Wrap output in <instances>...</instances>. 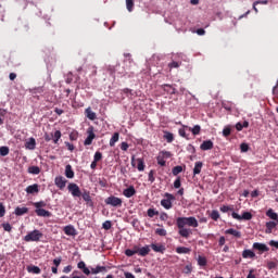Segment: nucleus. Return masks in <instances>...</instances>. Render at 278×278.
Returning <instances> with one entry per match:
<instances>
[{"instance_id": "obj_61", "label": "nucleus", "mask_w": 278, "mask_h": 278, "mask_svg": "<svg viewBox=\"0 0 278 278\" xmlns=\"http://www.w3.org/2000/svg\"><path fill=\"white\" fill-rule=\"evenodd\" d=\"M270 247H275V249H278V241L271 240L269 241Z\"/></svg>"}, {"instance_id": "obj_16", "label": "nucleus", "mask_w": 278, "mask_h": 278, "mask_svg": "<svg viewBox=\"0 0 278 278\" xmlns=\"http://www.w3.org/2000/svg\"><path fill=\"white\" fill-rule=\"evenodd\" d=\"M25 148L28 149L29 151H34V149H36V139L29 138V140L26 141L25 143Z\"/></svg>"}, {"instance_id": "obj_12", "label": "nucleus", "mask_w": 278, "mask_h": 278, "mask_svg": "<svg viewBox=\"0 0 278 278\" xmlns=\"http://www.w3.org/2000/svg\"><path fill=\"white\" fill-rule=\"evenodd\" d=\"M96 136L94 132L92 130H88V137L85 139V147H88L90 144H92V141L94 140Z\"/></svg>"}, {"instance_id": "obj_38", "label": "nucleus", "mask_w": 278, "mask_h": 278, "mask_svg": "<svg viewBox=\"0 0 278 278\" xmlns=\"http://www.w3.org/2000/svg\"><path fill=\"white\" fill-rule=\"evenodd\" d=\"M126 8L128 12H134V0H126Z\"/></svg>"}, {"instance_id": "obj_1", "label": "nucleus", "mask_w": 278, "mask_h": 278, "mask_svg": "<svg viewBox=\"0 0 278 278\" xmlns=\"http://www.w3.org/2000/svg\"><path fill=\"white\" fill-rule=\"evenodd\" d=\"M177 227H199V222L195 217H178L176 219Z\"/></svg>"}, {"instance_id": "obj_54", "label": "nucleus", "mask_w": 278, "mask_h": 278, "mask_svg": "<svg viewBox=\"0 0 278 278\" xmlns=\"http://www.w3.org/2000/svg\"><path fill=\"white\" fill-rule=\"evenodd\" d=\"M231 216H232V218H235L236 220H242V215H239V214L236 213V212H232Z\"/></svg>"}, {"instance_id": "obj_51", "label": "nucleus", "mask_w": 278, "mask_h": 278, "mask_svg": "<svg viewBox=\"0 0 278 278\" xmlns=\"http://www.w3.org/2000/svg\"><path fill=\"white\" fill-rule=\"evenodd\" d=\"M153 175H155V172H153V170H150V173H149V181L151 182V184H153V181H155V177L153 176Z\"/></svg>"}, {"instance_id": "obj_55", "label": "nucleus", "mask_w": 278, "mask_h": 278, "mask_svg": "<svg viewBox=\"0 0 278 278\" xmlns=\"http://www.w3.org/2000/svg\"><path fill=\"white\" fill-rule=\"evenodd\" d=\"M157 164L160 165V166H166V161H164V159H162V157H157Z\"/></svg>"}, {"instance_id": "obj_21", "label": "nucleus", "mask_w": 278, "mask_h": 278, "mask_svg": "<svg viewBox=\"0 0 278 278\" xmlns=\"http://www.w3.org/2000/svg\"><path fill=\"white\" fill-rule=\"evenodd\" d=\"M87 118H89V121H96L97 119V113L92 112V109L88 108L85 111Z\"/></svg>"}, {"instance_id": "obj_36", "label": "nucleus", "mask_w": 278, "mask_h": 278, "mask_svg": "<svg viewBox=\"0 0 278 278\" xmlns=\"http://www.w3.org/2000/svg\"><path fill=\"white\" fill-rule=\"evenodd\" d=\"M136 253H138V248H135L134 250H126L125 251V255H127V257H131L134 255H136Z\"/></svg>"}, {"instance_id": "obj_31", "label": "nucleus", "mask_w": 278, "mask_h": 278, "mask_svg": "<svg viewBox=\"0 0 278 278\" xmlns=\"http://www.w3.org/2000/svg\"><path fill=\"white\" fill-rule=\"evenodd\" d=\"M118 138H119L118 132H114V135L112 136V138L110 140V147H114L116 144V142H118Z\"/></svg>"}, {"instance_id": "obj_26", "label": "nucleus", "mask_w": 278, "mask_h": 278, "mask_svg": "<svg viewBox=\"0 0 278 278\" xmlns=\"http://www.w3.org/2000/svg\"><path fill=\"white\" fill-rule=\"evenodd\" d=\"M266 216H268V218H271V220H277L278 223V215L273 211V208H269L267 211Z\"/></svg>"}, {"instance_id": "obj_8", "label": "nucleus", "mask_w": 278, "mask_h": 278, "mask_svg": "<svg viewBox=\"0 0 278 278\" xmlns=\"http://www.w3.org/2000/svg\"><path fill=\"white\" fill-rule=\"evenodd\" d=\"M253 249H255L256 251H261V253H266L267 251L270 250L269 248L266 247V244L260 242L253 243Z\"/></svg>"}, {"instance_id": "obj_34", "label": "nucleus", "mask_w": 278, "mask_h": 278, "mask_svg": "<svg viewBox=\"0 0 278 278\" xmlns=\"http://www.w3.org/2000/svg\"><path fill=\"white\" fill-rule=\"evenodd\" d=\"M34 206L36 207V210H42V207H47V202L45 201L35 202Z\"/></svg>"}, {"instance_id": "obj_45", "label": "nucleus", "mask_w": 278, "mask_h": 278, "mask_svg": "<svg viewBox=\"0 0 278 278\" xmlns=\"http://www.w3.org/2000/svg\"><path fill=\"white\" fill-rule=\"evenodd\" d=\"M155 233H157V236H166V229H164V228H156L155 229Z\"/></svg>"}, {"instance_id": "obj_33", "label": "nucleus", "mask_w": 278, "mask_h": 278, "mask_svg": "<svg viewBox=\"0 0 278 278\" xmlns=\"http://www.w3.org/2000/svg\"><path fill=\"white\" fill-rule=\"evenodd\" d=\"M176 253L188 254V253H190V249L186 248V247H179V248L176 249Z\"/></svg>"}, {"instance_id": "obj_9", "label": "nucleus", "mask_w": 278, "mask_h": 278, "mask_svg": "<svg viewBox=\"0 0 278 278\" xmlns=\"http://www.w3.org/2000/svg\"><path fill=\"white\" fill-rule=\"evenodd\" d=\"M137 253L141 255V257H146V255H149V253H151V248H149V245H146L143 248H137Z\"/></svg>"}, {"instance_id": "obj_25", "label": "nucleus", "mask_w": 278, "mask_h": 278, "mask_svg": "<svg viewBox=\"0 0 278 278\" xmlns=\"http://www.w3.org/2000/svg\"><path fill=\"white\" fill-rule=\"evenodd\" d=\"M161 205L165 207V210H170V207H173V202H170V199H164L161 201Z\"/></svg>"}, {"instance_id": "obj_14", "label": "nucleus", "mask_w": 278, "mask_h": 278, "mask_svg": "<svg viewBox=\"0 0 278 278\" xmlns=\"http://www.w3.org/2000/svg\"><path fill=\"white\" fill-rule=\"evenodd\" d=\"M80 197H83L84 201H86L89 207H92L93 203L92 198L90 197V192L85 191L84 193L80 194Z\"/></svg>"}, {"instance_id": "obj_41", "label": "nucleus", "mask_w": 278, "mask_h": 278, "mask_svg": "<svg viewBox=\"0 0 278 278\" xmlns=\"http://www.w3.org/2000/svg\"><path fill=\"white\" fill-rule=\"evenodd\" d=\"M102 227L105 229V231L112 229V222H111V220H105V222L102 224Z\"/></svg>"}, {"instance_id": "obj_4", "label": "nucleus", "mask_w": 278, "mask_h": 278, "mask_svg": "<svg viewBox=\"0 0 278 278\" xmlns=\"http://www.w3.org/2000/svg\"><path fill=\"white\" fill-rule=\"evenodd\" d=\"M67 190L74 197H81V190L79 189V186H77V184H70L67 186Z\"/></svg>"}, {"instance_id": "obj_15", "label": "nucleus", "mask_w": 278, "mask_h": 278, "mask_svg": "<svg viewBox=\"0 0 278 278\" xmlns=\"http://www.w3.org/2000/svg\"><path fill=\"white\" fill-rule=\"evenodd\" d=\"M64 233L66 236H77V230L73 226H65L64 227Z\"/></svg>"}, {"instance_id": "obj_23", "label": "nucleus", "mask_w": 278, "mask_h": 278, "mask_svg": "<svg viewBox=\"0 0 278 278\" xmlns=\"http://www.w3.org/2000/svg\"><path fill=\"white\" fill-rule=\"evenodd\" d=\"M242 257H244L245 260H253V257H255V253L251 250H244L242 253Z\"/></svg>"}, {"instance_id": "obj_39", "label": "nucleus", "mask_w": 278, "mask_h": 278, "mask_svg": "<svg viewBox=\"0 0 278 278\" xmlns=\"http://www.w3.org/2000/svg\"><path fill=\"white\" fill-rule=\"evenodd\" d=\"M62 138V132L60 131V130H56L55 132H54V140H53V142H54V144H58V142H59V140Z\"/></svg>"}, {"instance_id": "obj_62", "label": "nucleus", "mask_w": 278, "mask_h": 278, "mask_svg": "<svg viewBox=\"0 0 278 278\" xmlns=\"http://www.w3.org/2000/svg\"><path fill=\"white\" fill-rule=\"evenodd\" d=\"M73 270V267L71 265L64 267L63 273H71Z\"/></svg>"}, {"instance_id": "obj_22", "label": "nucleus", "mask_w": 278, "mask_h": 278, "mask_svg": "<svg viewBox=\"0 0 278 278\" xmlns=\"http://www.w3.org/2000/svg\"><path fill=\"white\" fill-rule=\"evenodd\" d=\"M105 266L91 267V275H99V273H105Z\"/></svg>"}, {"instance_id": "obj_27", "label": "nucleus", "mask_w": 278, "mask_h": 278, "mask_svg": "<svg viewBox=\"0 0 278 278\" xmlns=\"http://www.w3.org/2000/svg\"><path fill=\"white\" fill-rule=\"evenodd\" d=\"M151 249H153L155 251V253H164V251H165L164 245H157L155 243L151 244Z\"/></svg>"}, {"instance_id": "obj_56", "label": "nucleus", "mask_w": 278, "mask_h": 278, "mask_svg": "<svg viewBox=\"0 0 278 278\" xmlns=\"http://www.w3.org/2000/svg\"><path fill=\"white\" fill-rule=\"evenodd\" d=\"M121 149L122 151H127L129 149V144H127V142H122Z\"/></svg>"}, {"instance_id": "obj_2", "label": "nucleus", "mask_w": 278, "mask_h": 278, "mask_svg": "<svg viewBox=\"0 0 278 278\" xmlns=\"http://www.w3.org/2000/svg\"><path fill=\"white\" fill-rule=\"evenodd\" d=\"M42 238L40 230H33L24 237L25 242H38Z\"/></svg>"}, {"instance_id": "obj_63", "label": "nucleus", "mask_w": 278, "mask_h": 278, "mask_svg": "<svg viewBox=\"0 0 278 278\" xmlns=\"http://www.w3.org/2000/svg\"><path fill=\"white\" fill-rule=\"evenodd\" d=\"M229 210H230L229 206L224 205V206L220 207V212H224V213L229 212Z\"/></svg>"}, {"instance_id": "obj_53", "label": "nucleus", "mask_w": 278, "mask_h": 278, "mask_svg": "<svg viewBox=\"0 0 278 278\" xmlns=\"http://www.w3.org/2000/svg\"><path fill=\"white\" fill-rule=\"evenodd\" d=\"M2 227H3V229H4V231H12V225H10V224H2Z\"/></svg>"}, {"instance_id": "obj_28", "label": "nucleus", "mask_w": 278, "mask_h": 278, "mask_svg": "<svg viewBox=\"0 0 278 278\" xmlns=\"http://www.w3.org/2000/svg\"><path fill=\"white\" fill-rule=\"evenodd\" d=\"M277 222H267L266 223V228H267V233H270L275 227H277Z\"/></svg>"}, {"instance_id": "obj_64", "label": "nucleus", "mask_w": 278, "mask_h": 278, "mask_svg": "<svg viewBox=\"0 0 278 278\" xmlns=\"http://www.w3.org/2000/svg\"><path fill=\"white\" fill-rule=\"evenodd\" d=\"M125 278H136L131 273H125Z\"/></svg>"}, {"instance_id": "obj_29", "label": "nucleus", "mask_w": 278, "mask_h": 278, "mask_svg": "<svg viewBox=\"0 0 278 278\" xmlns=\"http://www.w3.org/2000/svg\"><path fill=\"white\" fill-rule=\"evenodd\" d=\"M27 270L28 273H33L34 275H40V267L38 266H28Z\"/></svg>"}, {"instance_id": "obj_42", "label": "nucleus", "mask_w": 278, "mask_h": 278, "mask_svg": "<svg viewBox=\"0 0 278 278\" xmlns=\"http://www.w3.org/2000/svg\"><path fill=\"white\" fill-rule=\"evenodd\" d=\"M184 170V167H181V166H175L174 168H173V175H175V176H177V175H179V173H181Z\"/></svg>"}, {"instance_id": "obj_24", "label": "nucleus", "mask_w": 278, "mask_h": 278, "mask_svg": "<svg viewBox=\"0 0 278 278\" xmlns=\"http://www.w3.org/2000/svg\"><path fill=\"white\" fill-rule=\"evenodd\" d=\"M201 168H203V162H195V165L193 168V175H200Z\"/></svg>"}, {"instance_id": "obj_30", "label": "nucleus", "mask_w": 278, "mask_h": 278, "mask_svg": "<svg viewBox=\"0 0 278 278\" xmlns=\"http://www.w3.org/2000/svg\"><path fill=\"white\" fill-rule=\"evenodd\" d=\"M28 173H30V175H40V167H38V166H30L28 168Z\"/></svg>"}, {"instance_id": "obj_50", "label": "nucleus", "mask_w": 278, "mask_h": 278, "mask_svg": "<svg viewBox=\"0 0 278 278\" xmlns=\"http://www.w3.org/2000/svg\"><path fill=\"white\" fill-rule=\"evenodd\" d=\"M103 157V154L101 152H96L93 162H99Z\"/></svg>"}, {"instance_id": "obj_60", "label": "nucleus", "mask_w": 278, "mask_h": 278, "mask_svg": "<svg viewBox=\"0 0 278 278\" xmlns=\"http://www.w3.org/2000/svg\"><path fill=\"white\" fill-rule=\"evenodd\" d=\"M197 34H198V36H205V29L199 28V29L197 30Z\"/></svg>"}, {"instance_id": "obj_58", "label": "nucleus", "mask_w": 278, "mask_h": 278, "mask_svg": "<svg viewBox=\"0 0 278 278\" xmlns=\"http://www.w3.org/2000/svg\"><path fill=\"white\" fill-rule=\"evenodd\" d=\"M83 273H84V275H90V273H92V268L90 269V268H88V267H85V268L83 269Z\"/></svg>"}, {"instance_id": "obj_57", "label": "nucleus", "mask_w": 278, "mask_h": 278, "mask_svg": "<svg viewBox=\"0 0 278 278\" xmlns=\"http://www.w3.org/2000/svg\"><path fill=\"white\" fill-rule=\"evenodd\" d=\"M174 188H181V180L176 179V180L174 181Z\"/></svg>"}, {"instance_id": "obj_43", "label": "nucleus", "mask_w": 278, "mask_h": 278, "mask_svg": "<svg viewBox=\"0 0 278 278\" xmlns=\"http://www.w3.org/2000/svg\"><path fill=\"white\" fill-rule=\"evenodd\" d=\"M198 264H199V266H205V264H207V261L205 260V257L199 256Z\"/></svg>"}, {"instance_id": "obj_10", "label": "nucleus", "mask_w": 278, "mask_h": 278, "mask_svg": "<svg viewBox=\"0 0 278 278\" xmlns=\"http://www.w3.org/2000/svg\"><path fill=\"white\" fill-rule=\"evenodd\" d=\"M200 149L202 151H210L211 149H214V142H212V140H206L200 146Z\"/></svg>"}, {"instance_id": "obj_48", "label": "nucleus", "mask_w": 278, "mask_h": 278, "mask_svg": "<svg viewBox=\"0 0 278 278\" xmlns=\"http://www.w3.org/2000/svg\"><path fill=\"white\" fill-rule=\"evenodd\" d=\"M155 215H157V212L155 210H153V208L148 210V216L150 218H153V216H155Z\"/></svg>"}, {"instance_id": "obj_32", "label": "nucleus", "mask_w": 278, "mask_h": 278, "mask_svg": "<svg viewBox=\"0 0 278 278\" xmlns=\"http://www.w3.org/2000/svg\"><path fill=\"white\" fill-rule=\"evenodd\" d=\"M10 154V148L2 146L0 147V155H2V157H5V155Z\"/></svg>"}, {"instance_id": "obj_47", "label": "nucleus", "mask_w": 278, "mask_h": 278, "mask_svg": "<svg viewBox=\"0 0 278 278\" xmlns=\"http://www.w3.org/2000/svg\"><path fill=\"white\" fill-rule=\"evenodd\" d=\"M240 149H241V153H247V151H249V144L241 143Z\"/></svg>"}, {"instance_id": "obj_49", "label": "nucleus", "mask_w": 278, "mask_h": 278, "mask_svg": "<svg viewBox=\"0 0 278 278\" xmlns=\"http://www.w3.org/2000/svg\"><path fill=\"white\" fill-rule=\"evenodd\" d=\"M230 135H231V128H229V127L224 128L223 136H225V138H227V136H230Z\"/></svg>"}, {"instance_id": "obj_40", "label": "nucleus", "mask_w": 278, "mask_h": 278, "mask_svg": "<svg viewBox=\"0 0 278 278\" xmlns=\"http://www.w3.org/2000/svg\"><path fill=\"white\" fill-rule=\"evenodd\" d=\"M211 218H212L213 220H218V219L220 218V213H218V211H213V212L211 213Z\"/></svg>"}, {"instance_id": "obj_6", "label": "nucleus", "mask_w": 278, "mask_h": 278, "mask_svg": "<svg viewBox=\"0 0 278 278\" xmlns=\"http://www.w3.org/2000/svg\"><path fill=\"white\" fill-rule=\"evenodd\" d=\"M54 184L56 188H60V190H64V188H66V178L58 176L54 179Z\"/></svg>"}, {"instance_id": "obj_44", "label": "nucleus", "mask_w": 278, "mask_h": 278, "mask_svg": "<svg viewBox=\"0 0 278 278\" xmlns=\"http://www.w3.org/2000/svg\"><path fill=\"white\" fill-rule=\"evenodd\" d=\"M164 138L166 139L167 142H173L174 140L173 134L170 132H165Z\"/></svg>"}, {"instance_id": "obj_18", "label": "nucleus", "mask_w": 278, "mask_h": 278, "mask_svg": "<svg viewBox=\"0 0 278 278\" xmlns=\"http://www.w3.org/2000/svg\"><path fill=\"white\" fill-rule=\"evenodd\" d=\"M65 177H67V179H73V177H75V172H73V167L71 165L65 166Z\"/></svg>"}, {"instance_id": "obj_11", "label": "nucleus", "mask_w": 278, "mask_h": 278, "mask_svg": "<svg viewBox=\"0 0 278 278\" xmlns=\"http://www.w3.org/2000/svg\"><path fill=\"white\" fill-rule=\"evenodd\" d=\"M123 194L127 199H131V197H134V194H136V188H134V186H130L129 188H127L123 191Z\"/></svg>"}, {"instance_id": "obj_13", "label": "nucleus", "mask_w": 278, "mask_h": 278, "mask_svg": "<svg viewBox=\"0 0 278 278\" xmlns=\"http://www.w3.org/2000/svg\"><path fill=\"white\" fill-rule=\"evenodd\" d=\"M37 216H41L43 218H50L51 212L45 210V208H38L35 211Z\"/></svg>"}, {"instance_id": "obj_59", "label": "nucleus", "mask_w": 278, "mask_h": 278, "mask_svg": "<svg viewBox=\"0 0 278 278\" xmlns=\"http://www.w3.org/2000/svg\"><path fill=\"white\" fill-rule=\"evenodd\" d=\"M85 267H86V263L83 262V261H80V262L78 263V268H79L80 270H84Z\"/></svg>"}, {"instance_id": "obj_52", "label": "nucleus", "mask_w": 278, "mask_h": 278, "mask_svg": "<svg viewBox=\"0 0 278 278\" xmlns=\"http://www.w3.org/2000/svg\"><path fill=\"white\" fill-rule=\"evenodd\" d=\"M53 264H54V267L58 268V266H60V264H62V257L54 258Z\"/></svg>"}, {"instance_id": "obj_35", "label": "nucleus", "mask_w": 278, "mask_h": 278, "mask_svg": "<svg viewBox=\"0 0 278 278\" xmlns=\"http://www.w3.org/2000/svg\"><path fill=\"white\" fill-rule=\"evenodd\" d=\"M190 131H192L193 136H199L201 134V126L195 125L193 128H189Z\"/></svg>"}, {"instance_id": "obj_7", "label": "nucleus", "mask_w": 278, "mask_h": 278, "mask_svg": "<svg viewBox=\"0 0 278 278\" xmlns=\"http://www.w3.org/2000/svg\"><path fill=\"white\" fill-rule=\"evenodd\" d=\"M178 233L182 238H190V236H192V229L186 228L184 226L182 227H178Z\"/></svg>"}, {"instance_id": "obj_17", "label": "nucleus", "mask_w": 278, "mask_h": 278, "mask_svg": "<svg viewBox=\"0 0 278 278\" xmlns=\"http://www.w3.org/2000/svg\"><path fill=\"white\" fill-rule=\"evenodd\" d=\"M27 212H29V208H27V207H25V206H23V207L17 206V207L15 208L14 214H15L16 216H24V214H27Z\"/></svg>"}, {"instance_id": "obj_19", "label": "nucleus", "mask_w": 278, "mask_h": 278, "mask_svg": "<svg viewBox=\"0 0 278 278\" xmlns=\"http://www.w3.org/2000/svg\"><path fill=\"white\" fill-rule=\"evenodd\" d=\"M27 194H36L39 192L38 185H30L26 188Z\"/></svg>"}, {"instance_id": "obj_5", "label": "nucleus", "mask_w": 278, "mask_h": 278, "mask_svg": "<svg viewBox=\"0 0 278 278\" xmlns=\"http://www.w3.org/2000/svg\"><path fill=\"white\" fill-rule=\"evenodd\" d=\"M136 162H137V169L142 173V170H144V160H142V159L136 160V156H132L131 157V166H136Z\"/></svg>"}, {"instance_id": "obj_3", "label": "nucleus", "mask_w": 278, "mask_h": 278, "mask_svg": "<svg viewBox=\"0 0 278 278\" xmlns=\"http://www.w3.org/2000/svg\"><path fill=\"white\" fill-rule=\"evenodd\" d=\"M105 203L106 205H112L113 207H121V205H123V200H121V198L111 195L105 199Z\"/></svg>"}, {"instance_id": "obj_46", "label": "nucleus", "mask_w": 278, "mask_h": 278, "mask_svg": "<svg viewBox=\"0 0 278 278\" xmlns=\"http://www.w3.org/2000/svg\"><path fill=\"white\" fill-rule=\"evenodd\" d=\"M5 216V206L3 203H0V218H3Z\"/></svg>"}, {"instance_id": "obj_20", "label": "nucleus", "mask_w": 278, "mask_h": 278, "mask_svg": "<svg viewBox=\"0 0 278 278\" xmlns=\"http://www.w3.org/2000/svg\"><path fill=\"white\" fill-rule=\"evenodd\" d=\"M225 233H228L229 236H233L235 238H242V232H240L233 228L227 229L225 231Z\"/></svg>"}, {"instance_id": "obj_37", "label": "nucleus", "mask_w": 278, "mask_h": 278, "mask_svg": "<svg viewBox=\"0 0 278 278\" xmlns=\"http://www.w3.org/2000/svg\"><path fill=\"white\" fill-rule=\"evenodd\" d=\"M253 215L250 212H244L241 216V220H251Z\"/></svg>"}]
</instances>
